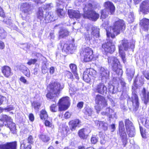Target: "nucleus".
Wrapping results in <instances>:
<instances>
[{"label": "nucleus", "mask_w": 149, "mask_h": 149, "mask_svg": "<svg viewBox=\"0 0 149 149\" xmlns=\"http://www.w3.org/2000/svg\"><path fill=\"white\" fill-rule=\"evenodd\" d=\"M64 87L63 85H61L58 82L56 81H52L47 86L48 93L46 95L47 97L50 99L54 98V102H56V98L59 91Z\"/></svg>", "instance_id": "nucleus-1"}, {"label": "nucleus", "mask_w": 149, "mask_h": 149, "mask_svg": "<svg viewBox=\"0 0 149 149\" xmlns=\"http://www.w3.org/2000/svg\"><path fill=\"white\" fill-rule=\"evenodd\" d=\"M125 27V23L123 20L119 19L116 21L113 24L112 30L110 28L106 29L107 37L109 38L110 36L112 38H115V35L119 34L121 31Z\"/></svg>", "instance_id": "nucleus-2"}, {"label": "nucleus", "mask_w": 149, "mask_h": 149, "mask_svg": "<svg viewBox=\"0 0 149 149\" xmlns=\"http://www.w3.org/2000/svg\"><path fill=\"white\" fill-rule=\"evenodd\" d=\"M92 9V5L91 4L86 5L83 9L84 16L92 20L95 21L99 18V15L93 11Z\"/></svg>", "instance_id": "nucleus-3"}, {"label": "nucleus", "mask_w": 149, "mask_h": 149, "mask_svg": "<svg viewBox=\"0 0 149 149\" xmlns=\"http://www.w3.org/2000/svg\"><path fill=\"white\" fill-rule=\"evenodd\" d=\"M95 101V109L97 113L100 112L102 108L106 107L107 105V101L104 97L99 94L96 96Z\"/></svg>", "instance_id": "nucleus-4"}, {"label": "nucleus", "mask_w": 149, "mask_h": 149, "mask_svg": "<svg viewBox=\"0 0 149 149\" xmlns=\"http://www.w3.org/2000/svg\"><path fill=\"white\" fill-rule=\"evenodd\" d=\"M108 63L109 65H111L113 70L116 72L119 75L121 76L122 74V70L118 69V65L119 62L118 60L116 58L110 57L108 58Z\"/></svg>", "instance_id": "nucleus-5"}, {"label": "nucleus", "mask_w": 149, "mask_h": 149, "mask_svg": "<svg viewBox=\"0 0 149 149\" xmlns=\"http://www.w3.org/2000/svg\"><path fill=\"white\" fill-rule=\"evenodd\" d=\"M130 44L128 41L124 40L122 41V45L119 46V53L124 63L126 62L125 58V54L123 51L124 49L125 50H127L130 47Z\"/></svg>", "instance_id": "nucleus-6"}, {"label": "nucleus", "mask_w": 149, "mask_h": 149, "mask_svg": "<svg viewBox=\"0 0 149 149\" xmlns=\"http://www.w3.org/2000/svg\"><path fill=\"white\" fill-rule=\"evenodd\" d=\"M58 104L59 111H62L67 109L70 106L69 98L68 97L62 98L60 100Z\"/></svg>", "instance_id": "nucleus-7"}, {"label": "nucleus", "mask_w": 149, "mask_h": 149, "mask_svg": "<svg viewBox=\"0 0 149 149\" xmlns=\"http://www.w3.org/2000/svg\"><path fill=\"white\" fill-rule=\"evenodd\" d=\"M118 134L121 139L124 146L126 144L127 139V134L125 131L123 122L120 121L119 123V130Z\"/></svg>", "instance_id": "nucleus-8"}, {"label": "nucleus", "mask_w": 149, "mask_h": 149, "mask_svg": "<svg viewBox=\"0 0 149 149\" xmlns=\"http://www.w3.org/2000/svg\"><path fill=\"white\" fill-rule=\"evenodd\" d=\"M127 133L130 137L134 136L135 134V128L132 123L129 119H126L125 122Z\"/></svg>", "instance_id": "nucleus-9"}, {"label": "nucleus", "mask_w": 149, "mask_h": 149, "mask_svg": "<svg viewBox=\"0 0 149 149\" xmlns=\"http://www.w3.org/2000/svg\"><path fill=\"white\" fill-rule=\"evenodd\" d=\"M92 36L96 37L99 36V29L96 26H93L91 32L86 33L85 34V39L86 40H90L92 38Z\"/></svg>", "instance_id": "nucleus-10"}, {"label": "nucleus", "mask_w": 149, "mask_h": 149, "mask_svg": "<svg viewBox=\"0 0 149 149\" xmlns=\"http://www.w3.org/2000/svg\"><path fill=\"white\" fill-rule=\"evenodd\" d=\"M82 54L84 56V60L85 62L90 61L93 58V50L89 47H87L84 48L83 50Z\"/></svg>", "instance_id": "nucleus-11"}, {"label": "nucleus", "mask_w": 149, "mask_h": 149, "mask_svg": "<svg viewBox=\"0 0 149 149\" xmlns=\"http://www.w3.org/2000/svg\"><path fill=\"white\" fill-rule=\"evenodd\" d=\"M102 47L103 50L106 52L112 53L115 50V46L113 45L111 42L109 41L103 44Z\"/></svg>", "instance_id": "nucleus-12"}, {"label": "nucleus", "mask_w": 149, "mask_h": 149, "mask_svg": "<svg viewBox=\"0 0 149 149\" xmlns=\"http://www.w3.org/2000/svg\"><path fill=\"white\" fill-rule=\"evenodd\" d=\"M17 146L16 141L7 143L0 144V149H16Z\"/></svg>", "instance_id": "nucleus-13"}, {"label": "nucleus", "mask_w": 149, "mask_h": 149, "mask_svg": "<svg viewBox=\"0 0 149 149\" xmlns=\"http://www.w3.org/2000/svg\"><path fill=\"white\" fill-rule=\"evenodd\" d=\"M100 77L102 80L107 78L109 75V71L106 68L101 67L99 70Z\"/></svg>", "instance_id": "nucleus-14"}, {"label": "nucleus", "mask_w": 149, "mask_h": 149, "mask_svg": "<svg viewBox=\"0 0 149 149\" xmlns=\"http://www.w3.org/2000/svg\"><path fill=\"white\" fill-rule=\"evenodd\" d=\"M140 10L144 14L149 12V0H146L142 2L140 6Z\"/></svg>", "instance_id": "nucleus-15"}, {"label": "nucleus", "mask_w": 149, "mask_h": 149, "mask_svg": "<svg viewBox=\"0 0 149 149\" xmlns=\"http://www.w3.org/2000/svg\"><path fill=\"white\" fill-rule=\"evenodd\" d=\"M132 102L133 106V110L136 111L139 108V102L138 97L135 92H132Z\"/></svg>", "instance_id": "nucleus-16"}, {"label": "nucleus", "mask_w": 149, "mask_h": 149, "mask_svg": "<svg viewBox=\"0 0 149 149\" xmlns=\"http://www.w3.org/2000/svg\"><path fill=\"white\" fill-rule=\"evenodd\" d=\"M21 8L23 9V11L24 13L30 14L31 13L33 6L31 4L29 3H23L21 6Z\"/></svg>", "instance_id": "nucleus-17"}, {"label": "nucleus", "mask_w": 149, "mask_h": 149, "mask_svg": "<svg viewBox=\"0 0 149 149\" xmlns=\"http://www.w3.org/2000/svg\"><path fill=\"white\" fill-rule=\"evenodd\" d=\"M95 91L101 94H106L107 88L102 83H100L96 86Z\"/></svg>", "instance_id": "nucleus-18"}, {"label": "nucleus", "mask_w": 149, "mask_h": 149, "mask_svg": "<svg viewBox=\"0 0 149 149\" xmlns=\"http://www.w3.org/2000/svg\"><path fill=\"white\" fill-rule=\"evenodd\" d=\"M81 121L79 119H75L70 121L69 125L70 129L72 131L74 130L76 127L81 123Z\"/></svg>", "instance_id": "nucleus-19"}, {"label": "nucleus", "mask_w": 149, "mask_h": 149, "mask_svg": "<svg viewBox=\"0 0 149 149\" xmlns=\"http://www.w3.org/2000/svg\"><path fill=\"white\" fill-rule=\"evenodd\" d=\"M140 24L144 31H147L149 29V19L143 18L140 21Z\"/></svg>", "instance_id": "nucleus-20"}, {"label": "nucleus", "mask_w": 149, "mask_h": 149, "mask_svg": "<svg viewBox=\"0 0 149 149\" xmlns=\"http://www.w3.org/2000/svg\"><path fill=\"white\" fill-rule=\"evenodd\" d=\"M2 72L3 75L7 77H9L12 74L10 68L7 66H4L2 68Z\"/></svg>", "instance_id": "nucleus-21"}, {"label": "nucleus", "mask_w": 149, "mask_h": 149, "mask_svg": "<svg viewBox=\"0 0 149 149\" xmlns=\"http://www.w3.org/2000/svg\"><path fill=\"white\" fill-rule=\"evenodd\" d=\"M68 14L70 18H75L78 19L80 16V14L79 11L73 10H68Z\"/></svg>", "instance_id": "nucleus-22"}, {"label": "nucleus", "mask_w": 149, "mask_h": 149, "mask_svg": "<svg viewBox=\"0 0 149 149\" xmlns=\"http://www.w3.org/2000/svg\"><path fill=\"white\" fill-rule=\"evenodd\" d=\"M105 6L109 11L111 14H112L115 12V7L111 2L108 1L105 2Z\"/></svg>", "instance_id": "nucleus-23"}, {"label": "nucleus", "mask_w": 149, "mask_h": 149, "mask_svg": "<svg viewBox=\"0 0 149 149\" xmlns=\"http://www.w3.org/2000/svg\"><path fill=\"white\" fill-rule=\"evenodd\" d=\"M20 70L28 77L30 76V71L29 69L25 66L23 65H21L20 66Z\"/></svg>", "instance_id": "nucleus-24"}, {"label": "nucleus", "mask_w": 149, "mask_h": 149, "mask_svg": "<svg viewBox=\"0 0 149 149\" xmlns=\"http://www.w3.org/2000/svg\"><path fill=\"white\" fill-rule=\"evenodd\" d=\"M74 48L72 44H66L64 45L62 50L67 53L74 49Z\"/></svg>", "instance_id": "nucleus-25"}, {"label": "nucleus", "mask_w": 149, "mask_h": 149, "mask_svg": "<svg viewBox=\"0 0 149 149\" xmlns=\"http://www.w3.org/2000/svg\"><path fill=\"white\" fill-rule=\"evenodd\" d=\"M0 120L3 122V123L6 126L7 123L10 122L12 119L10 117L6 115H4L0 116Z\"/></svg>", "instance_id": "nucleus-26"}, {"label": "nucleus", "mask_w": 149, "mask_h": 149, "mask_svg": "<svg viewBox=\"0 0 149 149\" xmlns=\"http://www.w3.org/2000/svg\"><path fill=\"white\" fill-rule=\"evenodd\" d=\"M142 95L143 96V100L144 101V103L146 104L149 100V92H146V89L143 88L142 91Z\"/></svg>", "instance_id": "nucleus-27"}, {"label": "nucleus", "mask_w": 149, "mask_h": 149, "mask_svg": "<svg viewBox=\"0 0 149 149\" xmlns=\"http://www.w3.org/2000/svg\"><path fill=\"white\" fill-rule=\"evenodd\" d=\"M7 125L10 129V131L13 134H15L16 132V129L15 124L12 122V120L7 123Z\"/></svg>", "instance_id": "nucleus-28"}, {"label": "nucleus", "mask_w": 149, "mask_h": 149, "mask_svg": "<svg viewBox=\"0 0 149 149\" xmlns=\"http://www.w3.org/2000/svg\"><path fill=\"white\" fill-rule=\"evenodd\" d=\"M140 120L142 125L149 130V118L147 117L143 118L141 119Z\"/></svg>", "instance_id": "nucleus-29"}, {"label": "nucleus", "mask_w": 149, "mask_h": 149, "mask_svg": "<svg viewBox=\"0 0 149 149\" xmlns=\"http://www.w3.org/2000/svg\"><path fill=\"white\" fill-rule=\"evenodd\" d=\"M126 73L127 75L131 77L133 76L134 74V67L132 66L127 69Z\"/></svg>", "instance_id": "nucleus-30"}, {"label": "nucleus", "mask_w": 149, "mask_h": 149, "mask_svg": "<svg viewBox=\"0 0 149 149\" xmlns=\"http://www.w3.org/2000/svg\"><path fill=\"white\" fill-rule=\"evenodd\" d=\"M53 14L52 12H46L43 18L45 20L52 21L53 20Z\"/></svg>", "instance_id": "nucleus-31"}, {"label": "nucleus", "mask_w": 149, "mask_h": 149, "mask_svg": "<svg viewBox=\"0 0 149 149\" xmlns=\"http://www.w3.org/2000/svg\"><path fill=\"white\" fill-rule=\"evenodd\" d=\"M68 35V31L66 29H62L59 32V38H63Z\"/></svg>", "instance_id": "nucleus-32"}, {"label": "nucleus", "mask_w": 149, "mask_h": 149, "mask_svg": "<svg viewBox=\"0 0 149 149\" xmlns=\"http://www.w3.org/2000/svg\"><path fill=\"white\" fill-rule=\"evenodd\" d=\"M106 111L108 113L110 112L109 113V115L108 116L109 118H117L116 113L114 112L113 110L109 108H107L106 109Z\"/></svg>", "instance_id": "nucleus-33"}, {"label": "nucleus", "mask_w": 149, "mask_h": 149, "mask_svg": "<svg viewBox=\"0 0 149 149\" xmlns=\"http://www.w3.org/2000/svg\"><path fill=\"white\" fill-rule=\"evenodd\" d=\"M70 67L72 72L77 77V67L76 65L74 64H71L70 65Z\"/></svg>", "instance_id": "nucleus-34"}, {"label": "nucleus", "mask_w": 149, "mask_h": 149, "mask_svg": "<svg viewBox=\"0 0 149 149\" xmlns=\"http://www.w3.org/2000/svg\"><path fill=\"white\" fill-rule=\"evenodd\" d=\"M86 71L91 77H95L96 75V71L93 69H88Z\"/></svg>", "instance_id": "nucleus-35"}, {"label": "nucleus", "mask_w": 149, "mask_h": 149, "mask_svg": "<svg viewBox=\"0 0 149 149\" xmlns=\"http://www.w3.org/2000/svg\"><path fill=\"white\" fill-rule=\"evenodd\" d=\"M83 77L84 80L86 82H88L90 81L91 77L87 73L86 71H85L83 74Z\"/></svg>", "instance_id": "nucleus-36"}, {"label": "nucleus", "mask_w": 149, "mask_h": 149, "mask_svg": "<svg viewBox=\"0 0 149 149\" xmlns=\"http://www.w3.org/2000/svg\"><path fill=\"white\" fill-rule=\"evenodd\" d=\"M85 130V129H82L79 131L78 135L80 138L83 139L86 138Z\"/></svg>", "instance_id": "nucleus-37"}, {"label": "nucleus", "mask_w": 149, "mask_h": 149, "mask_svg": "<svg viewBox=\"0 0 149 149\" xmlns=\"http://www.w3.org/2000/svg\"><path fill=\"white\" fill-rule=\"evenodd\" d=\"M99 136L100 138V143L101 144H104L105 143V135L102 132L99 133Z\"/></svg>", "instance_id": "nucleus-38"}, {"label": "nucleus", "mask_w": 149, "mask_h": 149, "mask_svg": "<svg viewBox=\"0 0 149 149\" xmlns=\"http://www.w3.org/2000/svg\"><path fill=\"white\" fill-rule=\"evenodd\" d=\"M40 116L41 119H45L47 118L48 115L45 110H42L40 111Z\"/></svg>", "instance_id": "nucleus-39"}, {"label": "nucleus", "mask_w": 149, "mask_h": 149, "mask_svg": "<svg viewBox=\"0 0 149 149\" xmlns=\"http://www.w3.org/2000/svg\"><path fill=\"white\" fill-rule=\"evenodd\" d=\"M7 33L2 28H0V37L1 39H5Z\"/></svg>", "instance_id": "nucleus-40"}, {"label": "nucleus", "mask_w": 149, "mask_h": 149, "mask_svg": "<svg viewBox=\"0 0 149 149\" xmlns=\"http://www.w3.org/2000/svg\"><path fill=\"white\" fill-rule=\"evenodd\" d=\"M39 137L44 142H47L50 139L47 136L44 134L40 135Z\"/></svg>", "instance_id": "nucleus-41"}, {"label": "nucleus", "mask_w": 149, "mask_h": 149, "mask_svg": "<svg viewBox=\"0 0 149 149\" xmlns=\"http://www.w3.org/2000/svg\"><path fill=\"white\" fill-rule=\"evenodd\" d=\"M37 16L40 19H42L43 18L44 16L43 15V11L41 8H39Z\"/></svg>", "instance_id": "nucleus-42"}, {"label": "nucleus", "mask_w": 149, "mask_h": 149, "mask_svg": "<svg viewBox=\"0 0 149 149\" xmlns=\"http://www.w3.org/2000/svg\"><path fill=\"white\" fill-rule=\"evenodd\" d=\"M6 98L3 96L0 95V105L8 102Z\"/></svg>", "instance_id": "nucleus-43"}, {"label": "nucleus", "mask_w": 149, "mask_h": 149, "mask_svg": "<svg viewBox=\"0 0 149 149\" xmlns=\"http://www.w3.org/2000/svg\"><path fill=\"white\" fill-rule=\"evenodd\" d=\"M32 105L33 108L35 110H36L38 111L41 105L40 104V103L36 102H33L32 103Z\"/></svg>", "instance_id": "nucleus-44"}, {"label": "nucleus", "mask_w": 149, "mask_h": 149, "mask_svg": "<svg viewBox=\"0 0 149 149\" xmlns=\"http://www.w3.org/2000/svg\"><path fill=\"white\" fill-rule=\"evenodd\" d=\"M100 127L102 128L104 130L106 131L108 129V125L107 123L102 121L101 123V126Z\"/></svg>", "instance_id": "nucleus-45"}, {"label": "nucleus", "mask_w": 149, "mask_h": 149, "mask_svg": "<svg viewBox=\"0 0 149 149\" xmlns=\"http://www.w3.org/2000/svg\"><path fill=\"white\" fill-rule=\"evenodd\" d=\"M57 12L58 15L60 17H62L64 15V12L62 9H57Z\"/></svg>", "instance_id": "nucleus-46"}, {"label": "nucleus", "mask_w": 149, "mask_h": 149, "mask_svg": "<svg viewBox=\"0 0 149 149\" xmlns=\"http://www.w3.org/2000/svg\"><path fill=\"white\" fill-rule=\"evenodd\" d=\"M85 110V113L86 115L88 116H91V115L93 111L91 108L89 107L87 108Z\"/></svg>", "instance_id": "nucleus-47"}, {"label": "nucleus", "mask_w": 149, "mask_h": 149, "mask_svg": "<svg viewBox=\"0 0 149 149\" xmlns=\"http://www.w3.org/2000/svg\"><path fill=\"white\" fill-rule=\"evenodd\" d=\"M106 10L104 9L102 11L101 13V17L102 18H105L108 16V13H107Z\"/></svg>", "instance_id": "nucleus-48"}, {"label": "nucleus", "mask_w": 149, "mask_h": 149, "mask_svg": "<svg viewBox=\"0 0 149 149\" xmlns=\"http://www.w3.org/2000/svg\"><path fill=\"white\" fill-rule=\"evenodd\" d=\"M109 88L110 93H111L112 94L115 93H116V90H115V87L113 85H109Z\"/></svg>", "instance_id": "nucleus-49"}, {"label": "nucleus", "mask_w": 149, "mask_h": 149, "mask_svg": "<svg viewBox=\"0 0 149 149\" xmlns=\"http://www.w3.org/2000/svg\"><path fill=\"white\" fill-rule=\"evenodd\" d=\"M128 21L130 22H132L134 20V17L133 14L131 13H130V15L129 16V17L127 19Z\"/></svg>", "instance_id": "nucleus-50"}, {"label": "nucleus", "mask_w": 149, "mask_h": 149, "mask_svg": "<svg viewBox=\"0 0 149 149\" xmlns=\"http://www.w3.org/2000/svg\"><path fill=\"white\" fill-rule=\"evenodd\" d=\"M37 61V60L36 59H31L29 60L27 64L29 65H31L32 64H34Z\"/></svg>", "instance_id": "nucleus-51"}, {"label": "nucleus", "mask_w": 149, "mask_h": 149, "mask_svg": "<svg viewBox=\"0 0 149 149\" xmlns=\"http://www.w3.org/2000/svg\"><path fill=\"white\" fill-rule=\"evenodd\" d=\"M56 106L55 104H53L50 107V109L52 112H56V111L57 109H56Z\"/></svg>", "instance_id": "nucleus-52"}, {"label": "nucleus", "mask_w": 149, "mask_h": 149, "mask_svg": "<svg viewBox=\"0 0 149 149\" xmlns=\"http://www.w3.org/2000/svg\"><path fill=\"white\" fill-rule=\"evenodd\" d=\"M0 109L1 111H2V110H4L5 111L7 110V111H9L12 110L13 109V108L12 107L8 106L5 109H3L1 107H0Z\"/></svg>", "instance_id": "nucleus-53"}, {"label": "nucleus", "mask_w": 149, "mask_h": 149, "mask_svg": "<svg viewBox=\"0 0 149 149\" xmlns=\"http://www.w3.org/2000/svg\"><path fill=\"white\" fill-rule=\"evenodd\" d=\"M31 145H28L26 148L25 146V145L24 144H22L21 145L20 149H31Z\"/></svg>", "instance_id": "nucleus-54"}, {"label": "nucleus", "mask_w": 149, "mask_h": 149, "mask_svg": "<svg viewBox=\"0 0 149 149\" xmlns=\"http://www.w3.org/2000/svg\"><path fill=\"white\" fill-rule=\"evenodd\" d=\"M120 82L122 88L124 89V88L126 86V84L124 81V79H121L120 80Z\"/></svg>", "instance_id": "nucleus-55"}, {"label": "nucleus", "mask_w": 149, "mask_h": 149, "mask_svg": "<svg viewBox=\"0 0 149 149\" xmlns=\"http://www.w3.org/2000/svg\"><path fill=\"white\" fill-rule=\"evenodd\" d=\"M28 143L32 144L33 143V139L32 136L31 135L29 136L27 139Z\"/></svg>", "instance_id": "nucleus-56"}, {"label": "nucleus", "mask_w": 149, "mask_h": 149, "mask_svg": "<svg viewBox=\"0 0 149 149\" xmlns=\"http://www.w3.org/2000/svg\"><path fill=\"white\" fill-rule=\"evenodd\" d=\"M0 16L2 17H4L5 16L4 13L2 8L0 6Z\"/></svg>", "instance_id": "nucleus-57"}, {"label": "nucleus", "mask_w": 149, "mask_h": 149, "mask_svg": "<svg viewBox=\"0 0 149 149\" xmlns=\"http://www.w3.org/2000/svg\"><path fill=\"white\" fill-rule=\"evenodd\" d=\"M91 141L92 143L95 144L97 141V139L96 137H93L91 138Z\"/></svg>", "instance_id": "nucleus-58"}, {"label": "nucleus", "mask_w": 149, "mask_h": 149, "mask_svg": "<svg viewBox=\"0 0 149 149\" xmlns=\"http://www.w3.org/2000/svg\"><path fill=\"white\" fill-rule=\"evenodd\" d=\"M20 80L24 83H26L27 82L26 80L25 79V77L23 76H21L19 79Z\"/></svg>", "instance_id": "nucleus-59"}, {"label": "nucleus", "mask_w": 149, "mask_h": 149, "mask_svg": "<svg viewBox=\"0 0 149 149\" xmlns=\"http://www.w3.org/2000/svg\"><path fill=\"white\" fill-rule=\"evenodd\" d=\"M65 117V118L67 119L69 118L71 116V114L70 113L68 112L65 113L64 115Z\"/></svg>", "instance_id": "nucleus-60"}, {"label": "nucleus", "mask_w": 149, "mask_h": 149, "mask_svg": "<svg viewBox=\"0 0 149 149\" xmlns=\"http://www.w3.org/2000/svg\"><path fill=\"white\" fill-rule=\"evenodd\" d=\"M55 72V69L53 67H51L50 68L49 73L50 74H54Z\"/></svg>", "instance_id": "nucleus-61"}, {"label": "nucleus", "mask_w": 149, "mask_h": 149, "mask_svg": "<svg viewBox=\"0 0 149 149\" xmlns=\"http://www.w3.org/2000/svg\"><path fill=\"white\" fill-rule=\"evenodd\" d=\"M22 17L23 19L25 20L28 22H30V18L29 15H28L26 17L22 16Z\"/></svg>", "instance_id": "nucleus-62"}, {"label": "nucleus", "mask_w": 149, "mask_h": 149, "mask_svg": "<svg viewBox=\"0 0 149 149\" xmlns=\"http://www.w3.org/2000/svg\"><path fill=\"white\" fill-rule=\"evenodd\" d=\"M5 44L3 42L1 41H0V49H3L4 48Z\"/></svg>", "instance_id": "nucleus-63"}, {"label": "nucleus", "mask_w": 149, "mask_h": 149, "mask_svg": "<svg viewBox=\"0 0 149 149\" xmlns=\"http://www.w3.org/2000/svg\"><path fill=\"white\" fill-rule=\"evenodd\" d=\"M83 104L84 103L82 102H79L77 105V107L79 109H81L83 107Z\"/></svg>", "instance_id": "nucleus-64"}]
</instances>
